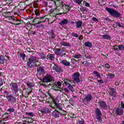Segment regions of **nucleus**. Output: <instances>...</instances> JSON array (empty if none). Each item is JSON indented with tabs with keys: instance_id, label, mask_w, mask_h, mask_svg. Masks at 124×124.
<instances>
[{
	"instance_id": "obj_1",
	"label": "nucleus",
	"mask_w": 124,
	"mask_h": 124,
	"mask_svg": "<svg viewBox=\"0 0 124 124\" xmlns=\"http://www.w3.org/2000/svg\"><path fill=\"white\" fill-rule=\"evenodd\" d=\"M37 9L34 10L33 14L35 16L36 18L33 19V22L36 23V25H39L41 23H44L46 21V20H48V18L45 16L39 17L40 16V11L38 7L36 8Z\"/></svg>"
},
{
	"instance_id": "obj_2",
	"label": "nucleus",
	"mask_w": 124,
	"mask_h": 124,
	"mask_svg": "<svg viewBox=\"0 0 124 124\" xmlns=\"http://www.w3.org/2000/svg\"><path fill=\"white\" fill-rule=\"evenodd\" d=\"M106 10L109 13V14H110V16H112L113 17L120 18V17H121L122 16V15L120 12L114 10V9L106 7Z\"/></svg>"
},
{
	"instance_id": "obj_3",
	"label": "nucleus",
	"mask_w": 124,
	"mask_h": 124,
	"mask_svg": "<svg viewBox=\"0 0 124 124\" xmlns=\"http://www.w3.org/2000/svg\"><path fill=\"white\" fill-rule=\"evenodd\" d=\"M95 114L96 115V120L100 123H102V112L98 108L95 109Z\"/></svg>"
},
{
	"instance_id": "obj_4",
	"label": "nucleus",
	"mask_w": 124,
	"mask_h": 124,
	"mask_svg": "<svg viewBox=\"0 0 124 124\" xmlns=\"http://www.w3.org/2000/svg\"><path fill=\"white\" fill-rule=\"evenodd\" d=\"M54 81H55V79H54V77L49 74L46 75V76L43 78V79H42V81L44 83H52L54 82Z\"/></svg>"
},
{
	"instance_id": "obj_5",
	"label": "nucleus",
	"mask_w": 124,
	"mask_h": 124,
	"mask_svg": "<svg viewBox=\"0 0 124 124\" xmlns=\"http://www.w3.org/2000/svg\"><path fill=\"white\" fill-rule=\"evenodd\" d=\"M38 62V60L37 59V58L36 57V56H34L33 55H31L30 56L29 58V62H27V64L28 66H30L31 64H32V65H33L34 63H36Z\"/></svg>"
},
{
	"instance_id": "obj_6",
	"label": "nucleus",
	"mask_w": 124,
	"mask_h": 124,
	"mask_svg": "<svg viewBox=\"0 0 124 124\" xmlns=\"http://www.w3.org/2000/svg\"><path fill=\"white\" fill-rule=\"evenodd\" d=\"M54 51L57 56H59L60 57H63L66 55V53L63 50V48H56L54 49Z\"/></svg>"
},
{
	"instance_id": "obj_7",
	"label": "nucleus",
	"mask_w": 124,
	"mask_h": 124,
	"mask_svg": "<svg viewBox=\"0 0 124 124\" xmlns=\"http://www.w3.org/2000/svg\"><path fill=\"white\" fill-rule=\"evenodd\" d=\"M10 88L15 93H18L19 92V87L18 86V84L16 82H12L10 84Z\"/></svg>"
},
{
	"instance_id": "obj_8",
	"label": "nucleus",
	"mask_w": 124,
	"mask_h": 124,
	"mask_svg": "<svg viewBox=\"0 0 124 124\" xmlns=\"http://www.w3.org/2000/svg\"><path fill=\"white\" fill-rule=\"evenodd\" d=\"M92 99H93L92 94H88L85 96V97L83 99H82L83 103H84L85 105H88V104L90 103Z\"/></svg>"
},
{
	"instance_id": "obj_9",
	"label": "nucleus",
	"mask_w": 124,
	"mask_h": 124,
	"mask_svg": "<svg viewBox=\"0 0 124 124\" xmlns=\"http://www.w3.org/2000/svg\"><path fill=\"white\" fill-rule=\"evenodd\" d=\"M74 82L77 83H80V73H74L72 75Z\"/></svg>"
},
{
	"instance_id": "obj_10",
	"label": "nucleus",
	"mask_w": 124,
	"mask_h": 124,
	"mask_svg": "<svg viewBox=\"0 0 124 124\" xmlns=\"http://www.w3.org/2000/svg\"><path fill=\"white\" fill-rule=\"evenodd\" d=\"M6 98L7 99L9 102L11 103V104H14V103L16 102V98L12 94L7 95L6 96Z\"/></svg>"
},
{
	"instance_id": "obj_11",
	"label": "nucleus",
	"mask_w": 124,
	"mask_h": 124,
	"mask_svg": "<svg viewBox=\"0 0 124 124\" xmlns=\"http://www.w3.org/2000/svg\"><path fill=\"white\" fill-rule=\"evenodd\" d=\"M98 106L99 107L100 109H101L102 110L107 109V105L104 101L98 102Z\"/></svg>"
},
{
	"instance_id": "obj_12",
	"label": "nucleus",
	"mask_w": 124,
	"mask_h": 124,
	"mask_svg": "<svg viewBox=\"0 0 124 124\" xmlns=\"http://www.w3.org/2000/svg\"><path fill=\"white\" fill-rule=\"evenodd\" d=\"M109 91L108 92L109 95H111L113 97H116L117 96V92H116V90H115L114 88L109 87L108 88Z\"/></svg>"
},
{
	"instance_id": "obj_13",
	"label": "nucleus",
	"mask_w": 124,
	"mask_h": 124,
	"mask_svg": "<svg viewBox=\"0 0 124 124\" xmlns=\"http://www.w3.org/2000/svg\"><path fill=\"white\" fill-rule=\"evenodd\" d=\"M40 111L42 114L44 115L45 114H50V113L52 112V109L48 108H42Z\"/></svg>"
},
{
	"instance_id": "obj_14",
	"label": "nucleus",
	"mask_w": 124,
	"mask_h": 124,
	"mask_svg": "<svg viewBox=\"0 0 124 124\" xmlns=\"http://www.w3.org/2000/svg\"><path fill=\"white\" fill-rule=\"evenodd\" d=\"M114 110H115L116 115L118 116H122V115L124 114V109L122 108H115Z\"/></svg>"
},
{
	"instance_id": "obj_15",
	"label": "nucleus",
	"mask_w": 124,
	"mask_h": 124,
	"mask_svg": "<svg viewBox=\"0 0 124 124\" xmlns=\"http://www.w3.org/2000/svg\"><path fill=\"white\" fill-rule=\"evenodd\" d=\"M52 69H53V70H55L56 72H59V73L62 72V68L56 64H54L53 65V66L52 67Z\"/></svg>"
},
{
	"instance_id": "obj_16",
	"label": "nucleus",
	"mask_w": 124,
	"mask_h": 124,
	"mask_svg": "<svg viewBox=\"0 0 124 124\" xmlns=\"http://www.w3.org/2000/svg\"><path fill=\"white\" fill-rule=\"evenodd\" d=\"M60 115H62V112L57 110V109H55L52 112V117L54 118H59Z\"/></svg>"
},
{
	"instance_id": "obj_17",
	"label": "nucleus",
	"mask_w": 124,
	"mask_h": 124,
	"mask_svg": "<svg viewBox=\"0 0 124 124\" xmlns=\"http://www.w3.org/2000/svg\"><path fill=\"white\" fill-rule=\"evenodd\" d=\"M55 31L54 30H51L50 31H49L47 33L50 35L51 39H55L56 36L55 35Z\"/></svg>"
},
{
	"instance_id": "obj_18",
	"label": "nucleus",
	"mask_w": 124,
	"mask_h": 124,
	"mask_svg": "<svg viewBox=\"0 0 124 124\" xmlns=\"http://www.w3.org/2000/svg\"><path fill=\"white\" fill-rule=\"evenodd\" d=\"M69 23V21H68V19L63 18L60 22H59V25H61V26H65V25H67Z\"/></svg>"
},
{
	"instance_id": "obj_19",
	"label": "nucleus",
	"mask_w": 124,
	"mask_h": 124,
	"mask_svg": "<svg viewBox=\"0 0 124 124\" xmlns=\"http://www.w3.org/2000/svg\"><path fill=\"white\" fill-rule=\"evenodd\" d=\"M46 60L54 61L55 60V54H50L46 56Z\"/></svg>"
},
{
	"instance_id": "obj_20",
	"label": "nucleus",
	"mask_w": 124,
	"mask_h": 124,
	"mask_svg": "<svg viewBox=\"0 0 124 124\" xmlns=\"http://www.w3.org/2000/svg\"><path fill=\"white\" fill-rule=\"evenodd\" d=\"M63 40H64V39H63L62 41L60 42L61 45H62V46H65V47H71V45H70L69 42H64Z\"/></svg>"
},
{
	"instance_id": "obj_21",
	"label": "nucleus",
	"mask_w": 124,
	"mask_h": 124,
	"mask_svg": "<svg viewBox=\"0 0 124 124\" xmlns=\"http://www.w3.org/2000/svg\"><path fill=\"white\" fill-rule=\"evenodd\" d=\"M63 85H65V86H67V87L71 86V84H70V83H72V81L69 80V79H65L63 80Z\"/></svg>"
},
{
	"instance_id": "obj_22",
	"label": "nucleus",
	"mask_w": 124,
	"mask_h": 124,
	"mask_svg": "<svg viewBox=\"0 0 124 124\" xmlns=\"http://www.w3.org/2000/svg\"><path fill=\"white\" fill-rule=\"evenodd\" d=\"M13 20H14V23H12L13 25H15L16 26L21 25V20L17 19L16 17Z\"/></svg>"
},
{
	"instance_id": "obj_23",
	"label": "nucleus",
	"mask_w": 124,
	"mask_h": 124,
	"mask_svg": "<svg viewBox=\"0 0 124 124\" xmlns=\"http://www.w3.org/2000/svg\"><path fill=\"white\" fill-rule=\"evenodd\" d=\"M61 63H62L63 65H65V66H70V62L65 60H63L61 62Z\"/></svg>"
},
{
	"instance_id": "obj_24",
	"label": "nucleus",
	"mask_w": 124,
	"mask_h": 124,
	"mask_svg": "<svg viewBox=\"0 0 124 124\" xmlns=\"http://www.w3.org/2000/svg\"><path fill=\"white\" fill-rule=\"evenodd\" d=\"M84 45L85 47H87L88 48H92L93 47V44L90 42H86L84 43Z\"/></svg>"
},
{
	"instance_id": "obj_25",
	"label": "nucleus",
	"mask_w": 124,
	"mask_h": 124,
	"mask_svg": "<svg viewBox=\"0 0 124 124\" xmlns=\"http://www.w3.org/2000/svg\"><path fill=\"white\" fill-rule=\"evenodd\" d=\"M82 25H83V22H82V21H78L76 22V26L78 29L82 28Z\"/></svg>"
},
{
	"instance_id": "obj_26",
	"label": "nucleus",
	"mask_w": 124,
	"mask_h": 124,
	"mask_svg": "<svg viewBox=\"0 0 124 124\" xmlns=\"http://www.w3.org/2000/svg\"><path fill=\"white\" fill-rule=\"evenodd\" d=\"M75 87V85H70L67 88L72 92V93H74L75 92V90H74V88Z\"/></svg>"
},
{
	"instance_id": "obj_27",
	"label": "nucleus",
	"mask_w": 124,
	"mask_h": 124,
	"mask_svg": "<svg viewBox=\"0 0 124 124\" xmlns=\"http://www.w3.org/2000/svg\"><path fill=\"white\" fill-rule=\"evenodd\" d=\"M4 57L2 55L0 56V64H4Z\"/></svg>"
},
{
	"instance_id": "obj_28",
	"label": "nucleus",
	"mask_w": 124,
	"mask_h": 124,
	"mask_svg": "<svg viewBox=\"0 0 124 124\" xmlns=\"http://www.w3.org/2000/svg\"><path fill=\"white\" fill-rule=\"evenodd\" d=\"M37 70L38 72H41L42 73L44 72V68L43 67H38Z\"/></svg>"
},
{
	"instance_id": "obj_29",
	"label": "nucleus",
	"mask_w": 124,
	"mask_h": 124,
	"mask_svg": "<svg viewBox=\"0 0 124 124\" xmlns=\"http://www.w3.org/2000/svg\"><path fill=\"white\" fill-rule=\"evenodd\" d=\"M93 74L94 75H95V76L97 77V78H99V79H101V76H100V73L97 72L96 71H94L93 72Z\"/></svg>"
},
{
	"instance_id": "obj_30",
	"label": "nucleus",
	"mask_w": 124,
	"mask_h": 124,
	"mask_svg": "<svg viewBox=\"0 0 124 124\" xmlns=\"http://www.w3.org/2000/svg\"><path fill=\"white\" fill-rule=\"evenodd\" d=\"M26 84L30 89H31V88H33V87H34V85H33L32 82H26Z\"/></svg>"
},
{
	"instance_id": "obj_31",
	"label": "nucleus",
	"mask_w": 124,
	"mask_h": 124,
	"mask_svg": "<svg viewBox=\"0 0 124 124\" xmlns=\"http://www.w3.org/2000/svg\"><path fill=\"white\" fill-rule=\"evenodd\" d=\"M58 89H59V87H58V85H57V83L55 82L54 83V85L52 86V89L54 91H58Z\"/></svg>"
},
{
	"instance_id": "obj_32",
	"label": "nucleus",
	"mask_w": 124,
	"mask_h": 124,
	"mask_svg": "<svg viewBox=\"0 0 124 124\" xmlns=\"http://www.w3.org/2000/svg\"><path fill=\"white\" fill-rule=\"evenodd\" d=\"M107 77L109 79H113V78H115V75L114 74H108L107 75Z\"/></svg>"
},
{
	"instance_id": "obj_33",
	"label": "nucleus",
	"mask_w": 124,
	"mask_h": 124,
	"mask_svg": "<svg viewBox=\"0 0 124 124\" xmlns=\"http://www.w3.org/2000/svg\"><path fill=\"white\" fill-rule=\"evenodd\" d=\"M27 121H28V124H31L32 122H33V119L30 118V117H26Z\"/></svg>"
},
{
	"instance_id": "obj_34",
	"label": "nucleus",
	"mask_w": 124,
	"mask_h": 124,
	"mask_svg": "<svg viewBox=\"0 0 124 124\" xmlns=\"http://www.w3.org/2000/svg\"><path fill=\"white\" fill-rule=\"evenodd\" d=\"M102 37L103 39H107L108 40H110V39H111V37L108 35H104L102 36Z\"/></svg>"
},
{
	"instance_id": "obj_35",
	"label": "nucleus",
	"mask_w": 124,
	"mask_h": 124,
	"mask_svg": "<svg viewBox=\"0 0 124 124\" xmlns=\"http://www.w3.org/2000/svg\"><path fill=\"white\" fill-rule=\"evenodd\" d=\"M73 1L78 4V5H80L81 3H82V2L83 1V0H73Z\"/></svg>"
},
{
	"instance_id": "obj_36",
	"label": "nucleus",
	"mask_w": 124,
	"mask_h": 124,
	"mask_svg": "<svg viewBox=\"0 0 124 124\" xmlns=\"http://www.w3.org/2000/svg\"><path fill=\"white\" fill-rule=\"evenodd\" d=\"M81 57H82V55L79 54H75L74 55V58H75V59H80Z\"/></svg>"
},
{
	"instance_id": "obj_37",
	"label": "nucleus",
	"mask_w": 124,
	"mask_h": 124,
	"mask_svg": "<svg viewBox=\"0 0 124 124\" xmlns=\"http://www.w3.org/2000/svg\"><path fill=\"white\" fill-rule=\"evenodd\" d=\"M57 103H54L52 104L51 105H50L51 108H53V109H56L57 108Z\"/></svg>"
},
{
	"instance_id": "obj_38",
	"label": "nucleus",
	"mask_w": 124,
	"mask_h": 124,
	"mask_svg": "<svg viewBox=\"0 0 124 124\" xmlns=\"http://www.w3.org/2000/svg\"><path fill=\"white\" fill-rule=\"evenodd\" d=\"M26 115H27L28 116H31V117H34V114H33L32 112H26L25 113Z\"/></svg>"
},
{
	"instance_id": "obj_39",
	"label": "nucleus",
	"mask_w": 124,
	"mask_h": 124,
	"mask_svg": "<svg viewBox=\"0 0 124 124\" xmlns=\"http://www.w3.org/2000/svg\"><path fill=\"white\" fill-rule=\"evenodd\" d=\"M15 111V109L14 108H10L7 109V112H9V113H13Z\"/></svg>"
},
{
	"instance_id": "obj_40",
	"label": "nucleus",
	"mask_w": 124,
	"mask_h": 124,
	"mask_svg": "<svg viewBox=\"0 0 124 124\" xmlns=\"http://www.w3.org/2000/svg\"><path fill=\"white\" fill-rule=\"evenodd\" d=\"M113 49L114 50H116V51L120 50V46H113Z\"/></svg>"
},
{
	"instance_id": "obj_41",
	"label": "nucleus",
	"mask_w": 124,
	"mask_h": 124,
	"mask_svg": "<svg viewBox=\"0 0 124 124\" xmlns=\"http://www.w3.org/2000/svg\"><path fill=\"white\" fill-rule=\"evenodd\" d=\"M71 35L72 36H74V37H79V35H78V34H77V33L72 32L71 33Z\"/></svg>"
},
{
	"instance_id": "obj_42",
	"label": "nucleus",
	"mask_w": 124,
	"mask_h": 124,
	"mask_svg": "<svg viewBox=\"0 0 124 124\" xmlns=\"http://www.w3.org/2000/svg\"><path fill=\"white\" fill-rule=\"evenodd\" d=\"M119 50L121 51H124V45L119 46Z\"/></svg>"
},
{
	"instance_id": "obj_43",
	"label": "nucleus",
	"mask_w": 124,
	"mask_h": 124,
	"mask_svg": "<svg viewBox=\"0 0 124 124\" xmlns=\"http://www.w3.org/2000/svg\"><path fill=\"white\" fill-rule=\"evenodd\" d=\"M20 56L21 59H22L23 61H25V58H26V55H25L24 54H23V53H21L20 54Z\"/></svg>"
},
{
	"instance_id": "obj_44",
	"label": "nucleus",
	"mask_w": 124,
	"mask_h": 124,
	"mask_svg": "<svg viewBox=\"0 0 124 124\" xmlns=\"http://www.w3.org/2000/svg\"><path fill=\"white\" fill-rule=\"evenodd\" d=\"M82 64L85 66H88V65H89V62H88V61L83 62H82Z\"/></svg>"
},
{
	"instance_id": "obj_45",
	"label": "nucleus",
	"mask_w": 124,
	"mask_h": 124,
	"mask_svg": "<svg viewBox=\"0 0 124 124\" xmlns=\"http://www.w3.org/2000/svg\"><path fill=\"white\" fill-rule=\"evenodd\" d=\"M79 124H85V120L84 119H81V120L78 121Z\"/></svg>"
},
{
	"instance_id": "obj_46",
	"label": "nucleus",
	"mask_w": 124,
	"mask_h": 124,
	"mask_svg": "<svg viewBox=\"0 0 124 124\" xmlns=\"http://www.w3.org/2000/svg\"><path fill=\"white\" fill-rule=\"evenodd\" d=\"M83 3H85V6H86V7H90V3H89L88 2H86L85 1H84Z\"/></svg>"
},
{
	"instance_id": "obj_47",
	"label": "nucleus",
	"mask_w": 124,
	"mask_h": 124,
	"mask_svg": "<svg viewBox=\"0 0 124 124\" xmlns=\"http://www.w3.org/2000/svg\"><path fill=\"white\" fill-rule=\"evenodd\" d=\"M62 105L61 104H59L58 105H57V108L59 109V110H62Z\"/></svg>"
},
{
	"instance_id": "obj_48",
	"label": "nucleus",
	"mask_w": 124,
	"mask_h": 124,
	"mask_svg": "<svg viewBox=\"0 0 124 124\" xmlns=\"http://www.w3.org/2000/svg\"><path fill=\"white\" fill-rule=\"evenodd\" d=\"M76 62H77V61H76V60H75L74 59H72L71 60V63H72V64H75Z\"/></svg>"
},
{
	"instance_id": "obj_49",
	"label": "nucleus",
	"mask_w": 124,
	"mask_h": 124,
	"mask_svg": "<svg viewBox=\"0 0 124 124\" xmlns=\"http://www.w3.org/2000/svg\"><path fill=\"white\" fill-rule=\"evenodd\" d=\"M57 86L58 88H60V87H62V83L60 81H58L57 83H56Z\"/></svg>"
},
{
	"instance_id": "obj_50",
	"label": "nucleus",
	"mask_w": 124,
	"mask_h": 124,
	"mask_svg": "<svg viewBox=\"0 0 124 124\" xmlns=\"http://www.w3.org/2000/svg\"><path fill=\"white\" fill-rule=\"evenodd\" d=\"M116 25L118 26V27H119V28H124L123 26L121 25V23H120V22H116Z\"/></svg>"
},
{
	"instance_id": "obj_51",
	"label": "nucleus",
	"mask_w": 124,
	"mask_h": 124,
	"mask_svg": "<svg viewBox=\"0 0 124 124\" xmlns=\"http://www.w3.org/2000/svg\"><path fill=\"white\" fill-rule=\"evenodd\" d=\"M43 4L45 6V7H47V6H48V3L46 1H44Z\"/></svg>"
},
{
	"instance_id": "obj_52",
	"label": "nucleus",
	"mask_w": 124,
	"mask_h": 124,
	"mask_svg": "<svg viewBox=\"0 0 124 124\" xmlns=\"http://www.w3.org/2000/svg\"><path fill=\"white\" fill-rule=\"evenodd\" d=\"M6 1L8 5H10L12 3V0H7Z\"/></svg>"
},
{
	"instance_id": "obj_53",
	"label": "nucleus",
	"mask_w": 124,
	"mask_h": 124,
	"mask_svg": "<svg viewBox=\"0 0 124 124\" xmlns=\"http://www.w3.org/2000/svg\"><path fill=\"white\" fill-rule=\"evenodd\" d=\"M97 82L98 83H99V84H103V83H104V81L102 79H101V80H98Z\"/></svg>"
},
{
	"instance_id": "obj_54",
	"label": "nucleus",
	"mask_w": 124,
	"mask_h": 124,
	"mask_svg": "<svg viewBox=\"0 0 124 124\" xmlns=\"http://www.w3.org/2000/svg\"><path fill=\"white\" fill-rule=\"evenodd\" d=\"M41 57L42 60H45V59H46V56L45 54H42Z\"/></svg>"
},
{
	"instance_id": "obj_55",
	"label": "nucleus",
	"mask_w": 124,
	"mask_h": 124,
	"mask_svg": "<svg viewBox=\"0 0 124 124\" xmlns=\"http://www.w3.org/2000/svg\"><path fill=\"white\" fill-rule=\"evenodd\" d=\"M64 92H65V93H69V90H68V89L67 88H64L63 89Z\"/></svg>"
},
{
	"instance_id": "obj_56",
	"label": "nucleus",
	"mask_w": 124,
	"mask_h": 124,
	"mask_svg": "<svg viewBox=\"0 0 124 124\" xmlns=\"http://www.w3.org/2000/svg\"><path fill=\"white\" fill-rule=\"evenodd\" d=\"M105 66V67H106V68H108V69L110 68V65L108 63H106Z\"/></svg>"
},
{
	"instance_id": "obj_57",
	"label": "nucleus",
	"mask_w": 124,
	"mask_h": 124,
	"mask_svg": "<svg viewBox=\"0 0 124 124\" xmlns=\"http://www.w3.org/2000/svg\"><path fill=\"white\" fill-rule=\"evenodd\" d=\"M92 20H93V21H94V22H98V19H97V18H96L95 17H93Z\"/></svg>"
},
{
	"instance_id": "obj_58",
	"label": "nucleus",
	"mask_w": 124,
	"mask_h": 124,
	"mask_svg": "<svg viewBox=\"0 0 124 124\" xmlns=\"http://www.w3.org/2000/svg\"><path fill=\"white\" fill-rule=\"evenodd\" d=\"M31 34H35V33H36L35 31H34V30L31 31Z\"/></svg>"
},
{
	"instance_id": "obj_59",
	"label": "nucleus",
	"mask_w": 124,
	"mask_h": 124,
	"mask_svg": "<svg viewBox=\"0 0 124 124\" xmlns=\"http://www.w3.org/2000/svg\"><path fill=\"white\" fill-rule=\"evenodd\" d=\"M66 9H67V11H69L70 7H69V6H66Z\"/></svg>"
},
{
	"instance_id": "obj_60",
	"label": "nucleus",
	"mask_w": 124,
	"mask_h": 124,
	"mask_svg": "<svg viewBox=\"0 0 124 124\" xmlns=\"http://www.w3.org/2000/svg\"><path fill=\"white\" fill-rule=\"evenodd\" d=\"M3 85V82H2V79H0V86H2Z\"/></svg>"
},
{
	"instance_id": "obj_61",
	"label": "nucleus",
	"mask_w": 124,
	"mask_h": 124,
	"mask_svg": "<svg viewBox=\"0 0 124 124\" xmlns=\"http://www.w3.org/2000/svg\"><path fill=\"white\" fill-rule=\"evenodd\" d=\"M121 107H122L123 109H124V104L123 102H121Z\"/></svg>"
},
{
	"instance_id": "obj_62",
	"label": "nucleus",
	"mask_w": 124,
	"mask_h": 124,
	"mask_svg": "<svg viewBox=\"0 0 124 124\" xmlns=\"http://www.w3.org/2000/svg\"><path fill=\"white\" fill-rule=\"evenodd\" d=\"M85 57L86 59H91V56L89 55H85Z\"/></svg>"
},
{
	"instance_id": "obj_63",
	"label": "nucleus",
	"mask_w": 124,
	"mask_h": 124,
	"mask_svg": "<svg viewBox=\"0 0 124 124\" xmlns=\"http://www.w3.org/2000/svg\"><path fill=\"white\" fill-rule=\"evenodd\" d=\"M31 92L26 91V94H28V95H29V94H31Z\"/></svg>"
},
{
	"instance_id": "obj_64",
	"label": "nucleus",
	"mask_w": 124,
	"mask_h": 124,
	"mask_svg": "<svg viewBox=\"0 0 124 124\" xmlns=\"http://www.w3.org/2000/svg\"><path fill=\"white\" fill-rule=\"evenodd\" d=\"M26 26H29L30 27V26H31V23L30 22H28L27 24H26Z\"/></svg>"
}]
</instances>
